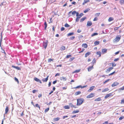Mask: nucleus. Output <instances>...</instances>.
<instances>
[{
	"instance_id": "1",
	"label": "nucleus",
	"mask_w": 124,
	"mask_h": 124,
	"mask_svg": "<svg viewBox=\"0 0 124 124\" xmlns=\"http://www.w3.org/2000/svg\"><path fill=\"white\" fill-rule=\"evenodd\" d=\"M84 101V99L83 98H80L77 99V105L78 106L82 104Z\"/></svg>"
},
{
	"instance_id": "2",
	"label": "nucleus",
	"mask_w": 124,
	"mask_h": 124,
	"mask_svg": "<svg viewBox=\"0 0 124 124\" xmlns=\"http://www.w3.org/2000/svg\"><path fill=\"white\" fill-rule=\"evenodd\" d=\"M121 38V36L120 35L116 36V38L113 40V42L115 43L118 42L120 39Z\"/></svg>"
},
{
	"instance_id": "3",
	"label": "nucleus",
	"mask_w": 124,
	"mask_h": 124,
	"mask_svg": "<svg viewBox=\"0 0 124 124\" xmlns=\"http://www.w3.org/2000/svg\"><path fill=\"white\" fill-rule=\"evenodd\" d=\"M94 96V94L92 93L86 96V98L87 99L92 98Z\"/></svg>"
},
{
	"instance_id": "4",
	"label": "nucleus",
	"mask_w": 124,
	"mask_h": 124,
	"mask_svg": "<svg viewBox=\"0 0 124 124\" xmlns=\"http://www.w3.org/2000/svg\"><path fill=\"white\" fill-rule=\"evenodd\" d=\"M113 69V67H110L108 68L106 71V72L108 73L109 72L112 70Z\"/></svg>"
},
{
	"instance_id": "5",
	"label": "nucleus",
	"mask_w": 124,
	"mask_h": 124,
	"mask_svg": "<svg viewBox=\"0 0 124 124\" xmlns=\"http://www.w3.org/2000/svg\"><path fill=\"white\" fill-rule=\"evenodd\" d=\"M113 95L112 94V93H110L108 94H107L105 96L104 98L105 99H107L108 97L110 96H112Z\"/></svg>"
},
{
	"instance_id": "6",
	"label": "nucleus",
	"mask_w": 124,
	"mask_h": 124,
	"mask_svg": "<svg viewBox=\"0 0 124 124\" xmlns=\"http://www.w3.org/2000/svg\"><path fill=\"white\" fill-rule=\"evenodd\" d=\"M34 80L36 81V82H39L40 84H42V82L41 81L39 78L35 77L34 78Z\"/></svg>"
},
{
	"instance_id": "7",
	"label": "nucleus",
	"mask_w": 124,
	"mask_h": 124,
	"mask_svg": "<svg viewBox=\"0 0 124 124\" xmlns=\"http://www.w3.org/2000/svg\"><path fill=\"white\" fill-rule=\"evenodd\" d=\"M119 84V83L116 82H114L113 83L112 85L111 86L112 87H114L117 85H118Z\"/></svg>"
},
{
	"instance_id": "8",
	"label": "nucleus",
	"mask_w": 124,
	"mask_h": 124,
	"mask_svg": "<svg viewBox=\"0 0 124 124\" xmlns=\"http://www.w3.org/2000/svg\"><path fill=\"white\" fill-rule=\"evenodd\" d=\"M49 76H48L45 78H43L42 79V81L43 82H46L48 80V78Z\"/></svg>"
},
{
	"instance_id": "9",
	"label": "nucleus",
	"mask_w": 124,
	"mask_h": 124,
	"mask_svg": "<svg viewBox=\"0 0 124 124\" xmlns=\"http://www.w3.org/2000/svg\"><path fill=\"white\" fill-rule=\"evenodd\" d=\"M95 87L94 86H92L90 87L89 89L88 90V92H90L92 91L94 88Z\"/></svg>"
},
{
	"instance_id": "10",
	"label": "nucleus",
	"mask_w": 124,
	"mask_h": 124,
	"mask_svg": "<svg viewBox=\"0 0 124 124\" xmlns=\"http://www.w3.org/2000/svg\"><path fill=\"white\" fill-rule=\"evenodd\" d=\"M107 49H103L102 50L101 52L103 54H104L107 52Z\"/></svg>"
},
{
	"instance_id": "11",
	"label": "nucleus",
	"mask_w": 124,
	"mask_h": 124,
	"mask_svg": "<svg viewBox=\"0 0 124 124\" xmlns=\"http://www.w3.org/2000/svg\"><path fill=\"white\" fill-rule=\"evenodd\" d=\"M93 68V65L92 66H90L88 68V71H90L92 70Z\"/></svg>"
},
{
	"instance_id": "12",
	"label": "nucleus",
	"mask_w": 124,
	"mask_h": 124,
	"mask_svg": "<svg viewBox=\"0 0 124 124\" xmlns=\"http://www.w3.org/2000/svg\"><path fill=\"white\" fill-rule=\"evenodd\" d=\"M69 105L70 106V107L71 108H77V107H76L73 104L71 103H69Z\"/></svg>"
},
{
	"instance_id": "13",
	"label": "nucleus",
	"mask_w": 124,
	"mask_h": 124,
	"mask_svg": "<svg viewBox=\"0 0 124 124\" xmlns=\"http://www.w3.org/2000/svg\"><path fill=\"white\" fill-rule=\"evenodd\" d=\"M47 43L46 42H44L43 44V46L44 48L46 49L47 46Z\"/></svg>"
},
{
	"instance_id": "14",
	"label": "nucleus",
	"mask_w": 124,
	"mask_h": 124,
	"mask_svg": "<svg viewBox=\"0 0 124 124\" xmlns=\"http://www.w3.org/2000/svg\"><path fill=\"white\" fill-rule=\"evenodd\" d=\"M91 54V53L90 52H88L85 54V57H86L87 56H89V55Z\"/></svg>"
},
{
	"instance_id": "15",
	"label": "nucleus",
	"mask_w": 124,
	"mask_h": 124,
	"mask_svg": "<svg viewBox=\"0 0 124 124\" xmlns=\"http://www.w3.org/2000/svg\"><path fill=\"white\" fill-rule=\"evenodd\" d=\"M92 24V23L91 21H88L87 22V26H90Z\"/></svg>"
},
{
	"instance_id": "16",
	"label": "nucleus",
	"mask_w": 124,
	"mask_h": 124,
	"mask_svg": "<svg viewBox=\"0 0 124 124\" xmlns=\"http://www.w3.org/2000/svg\"><path fill=\"white\" fill-rule=\"evenodd\" d=\"M102 100L101 97H98V98H97L95 99L94 100V101H101Z\"/></svg>"
},
{
	"instance_id": "17",
	"label": "nucleus",
	"mask_w": 124,
	"mask_h": 124,
	"mask_svg": "<svg viewBox=\"0 0 124 124\" xmlns=\"http://www.w3.org/2000/svg\"><path fill=\"white\" fill-rule=\"evenodd\" d=\"M82 46L85 48H86L87 47L88 45L86 44H83L82 45Z\"/></svg>"
},
{
	"instance_id": "18",
	"label": "nucleus",
	"mask_w": 124,
	"mask_h": 124,
	"mask_svg": "<svg viewBox=\"0 0 124 124\" xmlns=\"http://www.w3.org/2000/svg\"><path fill=\"white\" fill-rule=\"evenodd\" d=\"M60 80H62L65 81L67 80V78L66 77H62L60 78Z\"/></svg>"
},
{
	"instance_id": "19",
	"label": "nucleus",
	"mask_w": 124,
	"mask_h": 124,
	"mask_svg": "<svg viewBox=\"0 0 124 124\" xmlns=\"http://www.w3.org/2000/svg\"><path fill=\"white\" fill-rule=\"evenodd\" d=\"M9 111V108L8 106H6L5 109V114H7Z\"/></svg>"
},
{
	"instance_id": "20",
	"label": "nucleus",
	"mask_w": 124,
	"mask_h": 124,
	"mask_svg": "<svg viewBox=\"0 0 124 124\" xmlns=\"http://www.w3.org/2000/svg\"><path fill=\"white\" fill-rule=\"evenodd\" d=\"M96 63V60L95 58H94L92 60V63L93 64V66L94 64H95Z\"/></svg>"
},
{
	"instance_id": "21",
	"label": "nucleus",
	"mask_w": 124,
	"mask_h": 124,
	"mask_svg": "<svg viewBox=\"0 0 124 124\" xmlns=\"http://www.w3.org/2000/svg\"><path fill=\"white\" fill-rule=\"evenodd\" d=\"M109 89L108 88H107L104 89L103 90H102V92H104L106 91H107L108 90H109Z\"/></svg>"
},
{
	"instance_id": "22",
	"label": "nucleus",
	"mask_w": 124,
	"mask_h": 124,
	"mask_svg": "<svg viewBox=\"0 0 124 124\" xmlns=\"http://www.w3.org/2000/svg\"><path fill=\"white\" fill-rule=\"evenodd\" d=\"M65 49V47L64 46H62L60 48V50L61 51L64 50Z\"/></svg>"
},
{
	"instance_id": "23",
	"label": "nucleus",
	"mask_w": 124,
	"mask_h": 124,
	"mask_svg": "<svg viewBox=\"0 0 124 124\" xmlns=\"http://www.w3.org/2000/svg\"><path fill=\"white\" fill-rule=\"evenodd\" d=\"M81 93V92L80 91L77 92L75 93V95L76 96L80 94Z\"/></svg>"
},
{
	"instance_id": "24",
	"label": "nucleus",
	"mask_w": 124,
	"mask_h": 124,
	"mask_svg": "<svg viewBox=\"0 0 124 124\" xmlns=\"http://www.w3.org/2000/svg\"><path fill=\"white\" fill-rule=\"evenodd\" d=\"M96 54L97 55H99V57H101V53L100 51H98V52H97L96 53Z\"/></svg>"
},
{
	"instance_id": "25",
	"label": "nucleus",
	"mask_w": 124,
	"mask_h": 124,
	"mask_svg": "<svg viewBox=\"0 0 124 124\" xmlns=\"http://www.w3.org/2000/svg\"><path fill=\"white\" fill-rule=\"evenodd\" d=\"M63 108L65 109H69L70 108V107L68 105H66L64 106Z\"/></svg>"
},
{
	"instance_id": "26",
	"label": "nucleus",
	"mask_w": 124,
	"mask_h": 124,
	"mask_svg": "<svg viewBox=\"0 0 124 124\" xmlns=\"http://www.w3.org/2000/svg\"><path fill=\"white\" fill-rule=\"evenodd\" d=\"M79 112V110H74L72 112V114H75Z\"/></svg>"
},
{
	"instance_id": "27",
	"label": "nucleus",
	"mask_w": 124,
	"mask_h": 124,
	"mask_svg": "<svg viewBox=\"0 0 124 124\" xmlns=\"http://www.w3.org/2000/svg\"><path fill=\"white\" fill-rule=\"evenodd\" d=\"M44 25H45L44 29L45 30H46V27L47 26V24L46 21H45Z\"/></svg>"
},
{
	"instance_id": "28",
	"label": "nucleus",
	"mask_w": 124,
	"mask_h": 124,
	"mask_svg": "<svg viewBox=\"0 0 124 124\" xmlns=\"http://www.w3.org/2000/svg\"><path fill=\"white\" fill-rule=\"evenodd\" d=\"M114 20V18L112 17H110L108 19V21L109 22H111V21H112Z\"/></svg>"
},
{
	"instance_id": "29",
	"label": "nucleus",
	"mask_w": 124,
	"mask_h": 124,
	"mask_svg": "<svg viewBox=\"0 0 124 124\" xmlns=\"http://www.w3.org/2000/svg\"><path fill=\"white\" fill-rule=\"evenodd\" d=\"M74 34L73 32H70L68 33L67 34L68 36H70L73 35Z\"/></svg>"
},
{
	"instance_id": "30",
	"label": "nucleus",
	"mask_w": 124,
	"mask_h": 124,
	"mask_svg": "<svg viewBox=\"0 0 124 124\" xmlns=\"http://www.w3.org/2000/svg\"><path fill=\"white\" fill-rule=\"evenodd\" d=\"M86 17H84L83 18H82L80 20V22H82L85 19H86Z\"/></svg>"
},
{
	"instance_id": "31",
	"label": "nucleus",
	"mask_w": 124,
	"mask_h": 124,
	"mask_svg": "<svg viewBox=\"0 0 124 124\" xmlns=\"http://www.w3.org/2000/svg\"><path fill=\"white\" fill-rule=\"evenodd\" d=\"M12 67L13 68H15L17 70H20V68L18 67H16V66H15L13 65V66H12Z\"/></svg>"
},
{
	"instance_id": "32",
	"label": "nucleus",
	"mask_w": 124,
	"mask_h": 124,
	"mask_svg": "<svg viewBox=\"0 0 124 124\" xmlns=\"http://www.w3.org/2000/svg\"><path fill=\"white\" fill-rule=\"evenodd\" d=\"M99 43L100 42L99 41H96L94 43V44L95 45H98Z\"/></svg>"
},
{
	"instance_id": "33",
	"label": "nucleus",
	"mask_w": 124,
	"mask_h": 124,
	"mask_svg": "<svg viewBox=\"0 0 124 124\" xmlns=\"http://www.w3.org/2000/svg\"><path fill=\"white\" fill-rule=\"evenodd\" d=\"M80 71V70H76L73 72V73H78Z\"/></svg>"
},
{
	"instance_id": "34",
	"label": "nucleus",
	"mask_w": 124,
	"mask_h": 124,
	"mask_svg": "<svg viewBox=\"0 0 124 124\" xmlns=\"http://www.w3.org/2000/svg\"><path fill=\"white\" fill-rule=\"evenodd\" d=\"M90 10V9L89 8H87L84 11V12L85 13H86L87 12H88Z\"/></svg>"
},
{
	"instance_id": "35",
	"label": "nucleus",
	"mask_w": 124,
	"mask_h": 124,
	"mask_svg": "<svg viewBox=\"0 0 124 124\" xmlns=\"http://www.w3.org/2000/svg\"><path fill=\"white\" fill-rule=\"evenodd\" d=\"M120 3L121 5L123 4H124V0H120Z\"/></svg>"
},
{
	"instance_id": "36",
	"label": "nucleus",
	"mask_w": 124,
	"mask_h": 124,
	"mask_svg": "<svg viewBox=\"0 0 124 124\" xmlns=\"http://www.w3.org/2000/svg\"><path fill=\"white\" fill-rule=\"evenodd\" d=\"M100 14V13H96L95 14V17H98L99 16Z\"/></svg>"
},
{
	"instance_id": "37",
	"label": "nucleus",
	"mask_w": 124,
	"mask_h": 124,
	"mask_svg": "<svg viewBox=\"0 0 124 124\" xmlns=\"http://www.w3.org/2000/svg\"><path fill=\"white\" fill-rule=\"evenodd\" d=\"M98 35V33H94L92 34L91 37H92L95 35Z\"/></svg>"
},
{
	"instance_id": "38",
	"label": "nucleus",
	"mask_w": 124,
	"mask_h": 124,
	"mask_svg": "<svg viewBox=\"0 0 124 124\" xmlns=\"http://www.w3.org/2000/svg\"><path fill=\"white\" fill-rule=\"evenodd\" d=\"M35 107H36L39 108V110L40 109V107L38 104H36Z\"/></svg>"
},
{
	"instance_id": "39",
	"label": "nucleus",
	"mask_w": 124,
	"mask_h": 124,
	"mask_svg": "<svg viewBox=\"0 0 124 124\" xmlns=\"http://www.w3.org/2000/svg\"><path fill=\"white\" fill-rule=\"evenodd\" d=\"M110 64H112V67H113L115 66L116 65V64H115L114 62H112V63H111Z\"/></svg>"
},
{
	"instance_id": "40",
	"label": "nucleus",
	"mask_w": 124,
	"mask_h": 124,
	"mask_svg": "<svg viewBox=\"0 0 124 124\" xmlns=\"http://www.w3.org/2000/svg\"><path fill=\"white\" fill-rule=\"evenodd\" d=\"M60 119V118L59 117H57L55 118H54V120L55 121H57L59 120Z\"/></svg>"
},
{
	"instance_id": "41",
	"label": "nucleus",
	"mask_w": 124,
	"mask_h": 124,
	"mask_svg": "<svg viewBox=\"0 0 124 124\" xmlns=\"http://www.w3.org/2000/svg\"><path fill=\"white\" fill-rule=\"evenodd\" d=\"M49 108H46V109H45V113H46V112H47L48 111V110H49Z\"/></svg>"
},
{
	"instance_id": "42",
	"label": "nucleus",
	"mask_w": 124,
	"mask_h": 124,
	"mask_svg": "<svg viewBox=\"0 0 124 124\" xmlns=\"http://www.w3.org/2000/svg\"><path fill=\"white\" fill-rule=\"evenodd\" d=\"M75 59V57H72V58H70L69 61L70 62H71L73 60Z\"/></svg>"
},
{
	"instance_id": "43",
	"label": "nucleus",
	"mask_w": 124,
	"mask_h": 124,
	"mask_svg": "<svg viewBox=\"0 0 124 124\" xmlns=\"http://www.w3.org/2000/svg\"><path fill=\"white\" fill-rule=\"evenodd\" d=\"M80 18L79 17H77L76 18V22H78L79 21V19Z\"/></svg>"
},
{
	"instance_id": "44",
	"label": "nucleus",
	"mask_w": 124,
	"mask_h": 124,
	"mask_svg": "<svg viewBox=\"0 0 124 124\" xmlns=\"http://www.w3.org/2000/svg\"><path fill=\"white\" fill-rule=\"evenodd\" d=\"M64 26H65L66 27H68L70 26V25H69L67 23H66L65 24Z\"/></svg>"
},
{
	"instance_id": "45",
	"label": "nucleus",
	"mask_w": 124,
	"mask_h": 124,
	"mask_svg": "<svg viewBox=\"0 0 124 124\" xmlns=\"http://www.w3.org/2000/svg\"><path fill=\"white\" fill-rule=\"evenodd\" d=\"M76 13V12L75 11H74L72 13V14L74 16H75Z\"/></svg>"
},
{
	"instance_id": "46",
	"label": "nucleus",
	"mask_w": 124,
	"mask_h": 124,
	"mask_svg": "<svg viewBox=\"0 0 124 124\" xmlns=\"http://www.w3.org/2000/svg\"><path fill=\"white\" fill-rule=\"evenodd\" d=\"M110 80V79H107V80L105 81L103 83L104 84H105L106 83L108 82Z\"/></svg>"
},
{
	"instance_id": "47",
	"label": "nucleus",
	"mask_w": 124,
	"mask_h": 124,
	"mask_svg": "<svg viewBox=\"0 0 124 124\" xmlns=\"http://www.w3.org/2000/svg\"><path fill=\"white\" fill-rule=\"evenodd\" d=\"M81 88V85H80L74 88Z\"/></svg>"
},
{
	"instance_id": "48",
	"label": "nucleus",
	"mask_w": 124,
	"mask_h": 124,
	"mask_svg": "<svg viewBox=\"0 0 124 124\" xmlns=\"http://www.w3.org/2000/svg\"><path fill=\"white\" fill-rule=\"evenodd\" d=\"M53 61V59H52L50 58L48 60V62H50L51 61Z\"/></svg>"
},
{
	"instance_id": "49",
	"label": "nucleus",
	"mask_w": 124,
	"mask_h": 124,
	"mask_svg": "<svg viewBox=\"0 0 124 124\" xmlns=\"http://www.w3.org/2000/svg\"><path fill=\"white\" fill-rule=\"evenodd\" d=\"M71 56V55H67L66 56V58H68Z\"/></svg>"
},
{
	"instance_id": "50",
	"label": "nucleus",
	"mask_w": 124,
	"mask_h": 124,
	"mask_svg": "<svg viewBox=\"0 0 124 124\" xmlns=\"http://www.w3.org/2000/svg\"><path fill=\"white\" fill-rule=\"evenodd\" d=\"M120 103L121 104H123L124 103V99L121 100Z\"/></svg>"
},
{
	"instance_id": "51",
	"label": "nucleus",
	"mask_w": 124,
	"mask_h": 124,
	"mask_svg": "<svg viewBox=\"0 0 124 124\" xmlns=\"http://www.w3.org/2000/svg\"><path fill=\"white\" fill-rule=\"evenodd\" d=\"M124 118V116H122L120 117L119 118V120H121L123 119Z\"/></svg>"
},
{
	"instance_id": "52",
	"label": "nucleus",
	"mask_w": 124,
	"mask_h": 124,
	"mask_svg": "<svg viewBox=\"0 0 124 124\" xmlns=\"http://www.w3.org/2000/svg\"><path fill=\"white\" fill-rule=\"evenodd\" d=\"M75 38V37L74 36H71L70 37V40H72L74 39Z\"/></svg>"
},
{
	"instance_id": "53",
	"label": "nucleus",
	"mask_w": 124,
	"mask_h": 124,
	"mask_svg": "<svg viewBox=\"0 0 124 124\" xmlns=\"http://www.w3.org/2000/svg\"><path fill=\"white\" fill-rule=\"evenodd\" d=\"M6 3V1H3V2L1 3V6H3V5H6V4H3L4 3Z\"/></svg>"
},
{
	"instance_id": "54",
	"label": "nucleus",
	"mask_w": 124,
	"mask_h": 124,
	"mask_svg": "<svg viewBox=\"0 0 124 124\" xmlns=\"http://www.w3.org/2000/svg\"><path fill=\"white\" fill-rule=\"evenodd\" d=\"M83 15V13H81L79 15L78 17L80 18Z\"/></svg>"
},
{
	"instance_id": "55",
	"label": "nucleus",
	"mask_w": 124,
	"mask_h": 124,
	"mask_svg": "<svg viewBox=\"0 0 124 124\" xmlns=\"http://www.w3.org/2000/svg\"><path fill=\"white\" fill-rule=\"evenodd\" d=\"M98 20V18L97 17H95L94 18V19L93 20V21H97Z\"/></svg>"
},
{
	"instance_id": "56",
	"label": "nucleus",
	"mask_w": 124,
	"mask_h": 124,
	"mask_svg": "<svg viewBox=\"0 0 124 124\" xmlns=\"http://www.w3.org/2000/svg\"><path fill=\"white\" fill-rule=\"evenodd\" d=\"M14 79L15 81H16L18 83H19V80L17 78H16L15 77L14 78Z\"/></svg>"
},
{
	"instance_id": "57",
	"label": "nucleus",
	"mask_w": 124,
	"mask_h": 124,
	"mask_svg": "<svg viewBox=\"0 0 124 124\" xmlns=\"http://www.w3.org/2000/svg\"><path fill=\"white\" fill-rule=\"evenodd\" d=\"M119 27H115L114 29V30L115 31H116L117 30Z\"/></svg>"
},
{
	"instance_id": "58",
	"label": "nucleus",
	"mask_w": 124,
	"mask_h": 124,
	"mask_svg": "<svg viewBox=\"0 0 124 124\" xmlns=\"http://www.w3.org/2000/svg\"><path fill=\"white\" fill-rule=\"evenodd\" d=\"M115 71H114V72H112V73H110V74H109L108 75V76H110V75H113V74H114V73H115Z\"/></svg>"
},
{
	"instance_id": "59",
	"label": "nucleus",
	"mask_w": 124,
	"mask_h": 124,
	"mask_svg": "<svg viewBox=\"0 0 124 124\" xmlns=\"http://www.w3.org/2000/svg\"><path fill=\"white\" fill-rule=\"evenodd\" d=\"M85 50V49L84 48H83L82 49V51H80L78 52L79 53H81L83 52Z\"/></svg>"
},
{
	"instance_id": "60",
	"label": "nucleus",
	"mask_w": 124,
	"mask_h": 124,
	"mask_svg": "<svg viewBox=\"0 0 124 124\" xmlns=\"http://www.w3.org/2000/svg\"><path fill=\"white\" fill-rule=\"evenodd\" d=\"M84 1H85V3H87L90 1V0H84Z\"/></svg>"
},
{
	"instance_id": "61",
	"label": "nucleus",
	"mask_w": 124,
	"mask_h": 124,
	"mask_svg": "<svg viewBox=\"0 0 124 124\" xmlns=\"http://www.w3.org/2000/svg\"><path fill=\"white\" fill-rule=\"evenodd\" d=\"M119 60V58H117L115 59L114 60V61L115 62H116V61H118Z\"/></svg>"
},
{
	"instance_id": "62",
	"label": "nucleus",
	"mask_w": 124,
	"mask_h": 124,
	"mask_svg": "<svg viewBox=\"0 0 124 124\" xmlns=\"http://www.w3.org/2000/svg\"><path fill=\"white\" fill-rule=\"evenodd\" d=\"M81 31V30L79 29H78V30L77 32L78 33H79Z\"/></svg>"
},
{
	"instance_id": "63",
	"label": "nucleus",
	"mask_w": 124,
	"mask_h": 124,
	"mask_svg": "<svg viewBox=\"0 0 124 124\" xmlns=\"http://www.w3.org/2000/svg\"><path fill=\"white\" fill-rule=\"evenodd\" d=\"M65 30V28L64 27H62L61 29V31H63Z\"/></svg>"
},
{
	"instance_id": "64",
	"label": "nucleus",
	"mask_w": 124,
	"mask_h": 124,
	"mask_svg": "<svg viewBox=\"0 0 124 124\" xmlns=\"http://www.w3.org/2000/svg\"><path fill=\"white\" fill-rule=\"evenodd\" d=\"M108 123V121L105 122L104 123H103V124H107Z\"/></svg>"
}]
</instances>
